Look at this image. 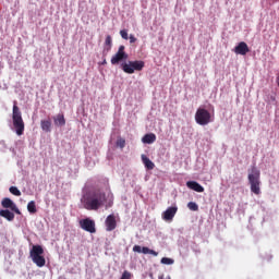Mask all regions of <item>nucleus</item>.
I'll return each mask as SVG.
<instances>
[{
  "instance_id": "1",
  "label": "nucleus",
  "mask_w": 279,
  "mask_h": 279,
  "mask_svg": "<svg viewBox=\"0 0 279 279\" xmlns=\"http://www.w3.org/2000/svg\"><path fill=\"white\" fill-rule=\"evenodd\" d=\"M104 199H106V192L95 190L82 198V204L86 210H99L104 206Z\"/></svg>"
},
{
  "instance_id": "2",
  "label": "nucleus",
  "mask_w": 279,
  "mask_h": 279,
  "mask_svg": "<svg viewBox=\"0 0 279 279\" xmlns=\"http://www.w3.org/2000/svg\"><path fill=\"white\" fill-rule=\"evenodd\" d=\"M12 120L17 136H23V132H25V122L23 121V116L21 113V109L16 105V101L13 105Z\"/></svg>"
},
{
  "instance_id": "3",
  "label": "nucleus",
  "mask_w": 279,
  "mask_h": 279,
  "mask_svg": "<svg viewBox=\"0 0 279 279\" xmlns=\"http://www.w3.org/2000/svg\"><path fill=\"white\" fill-rule=\"evenodd\" d=\"M248 184L254 195H260V170H257L256 167H253L248 173Z\"/></svg>"
},
{
  "instance_id": "4",
  "label": "nucleus",
  "mask_w": 279,
  "mask_h": 279,
  "mask_svg": "<svg viewBox=\"0 0 279 279\" xmlns=\"http://www.w3.org/2000/svg\"><path fill=\"white\" fill-rule=\"evenodd\" d=\"M43 254H45V250L43 248V246L33 245V247L31 250V258H32L33 263H35V265H37V267H45V264L47 263V260L45 259V256H43Z\"/></svg>"
},
{
  "instance_id": "5",
  "label": "nucleus",
  "mask_w": 279,
  "mask_h": 279,
  "mask_svg": "<svg viewBox=\"0 0 279 279\" xmlns=\"http://www.w3.org/2000/svg\"><path fill=\"white\" fill-rule=\"evenodd\" d=\"M195 121L198 125H208V123H213V116L207 109L199 107L195 113Z\"/></svg>"
},
{
  "instance_id": "6",
  "label": "nucleus",
  "mask_w": 279,
  "mask_h": 279,
  "mask_svg": "<svg viewBox=\"0 0 279 279\" xmlns=\"http://www.w3.org/2000/svg\"><path fill=\"white\" fill-rule=\"evenodd\" d=\"M121 68L124 73L132 75L134 71H141L142 69H145V61H129L128 63H122Z\"/></svg>"
},
{
  "instance_id": "7",
  "label": "nucleus",
  "mask_w": 279,
  "mask_h": 279,
  "mask_svg": "<svg viewBox=\"0 0 279 279\" xmlns=\"http://www.w3.org/2000/svg\"><path fill=\"white\" fill-rule=\"evenodd\" d=\"M78 225L82 230H84L85 232H89V234H95V232H97L95 220L90 218L81 219L78 221Z\"/></svg>"
},
{
  "instance_id": "8",
  "label": "nucleus",
  "mask_w": 279,
  "mask_h": 279,
  "mask_svg": "<svg viewBox=\"0 0 279 279\" xmlns=\"http://www.w3.org/2000/svg\"><path fill=\"white\" fill-rule=\"evenodd\" d=\"M126 59L125 46H120L117 53L111 58V64H119V62H123Z\"/></svg>"
},
{
  "instance_id": "9",
  "label": "nucleus",
  "mask_w": 279,
  "mask_h": 279,
  "mask_svg": "<svg viewBox=\"0 0 279 279\" xmlns=\"http://www.w3.org/2000/svg\"><path fill=\"white\" fill-rule=\"evenodd\" d=\"M2 208H10L15 215H21V209L14 204V202L8 197H4L1 202Z\"/></svg>"
},
{
  "instance_id": "10",
  "label": "nucleus",
  "mask_w": 279,
  "mask_h": 279,
  "mask_svg": "<svg viewBox=\"0 0 279 279\" xmlns=\"http://www.w3.org/2000/svg\"><path fill=\"white\" fill-rule=\"evenodd\" d=\"M234 53L236 56H247L250 53V46L245 41H241L234 47Z\"/></svg>"
},
{
  "instance_id": "11",
  "label": "nucleus",
  "mask_w": 279,
  "mask_h": 279,
  "mask_svg": "<svg viewBox=\"0 0 279 279\" xmlns=\"http://www.w3.org/2000/svg\"><path fill=\"white\" fill-rule=\"evenodd\" d=\"M105 226L107 232H112V230L117 229V217L114 215H109L105 220Z\"/></svg>"
},
{
  "instance_id": "12",
  "label": "nucleus",
  "mask_w": 279,
  "mask_h": 279,
  "mask_svg": "<svg viewBox=\"0 0 279 279\" xmlns=\"http://www.w3.org/2000/svg\"><path fill=\"white\" fill-rule=\"evenodd\" d=\"M178 213V207H168L166 211L162 213V219L165 221H173V217H175V214Z\"/></svg>"
},
{
  "instance_id": "13",
  "label": "nucleus",
  "mask_w": 279,
  "mask_h": 279,
  "mask_svg": "<svg viewBox=\"0 0 279 279\" xmlns=\"http://www.w3.org/2000/svg\"><path fill=\"white\" fill-rule=\"evenodd\" d=\"M133 252H137V254H151V256H158V252L150 250L147 246L141 247V245H134Z\"/></svg>"
},
{
  "instance_id": "14",
  "label": "nucleus",
  "mask_w": 279,
  "mask_h": 279,
  "mask_svg": "<svg viewBox=\"0 0 279 279\" xmlns=\"http://www.w3.org/2000/svg\"><path fill=\"white\" fill-rule=\"evenodd\" d=\"M186 186H187V189H191L192 191H195L196 193H204V186H202V184L197 183V181H187Z\"/></svg>"
},
{
  "instance_id": "15",
  "label": "nucleus",
  "mask_w": 279,
  "mask_h": 279,
  "mask_svg": "<svg viewBox=\"0 0 279 279\" xmlns=\"http://www.w3.org/2000/svg\"><path fill=\"white\" fill-rule=\"evenodd\" d=\"M141 158L143 165L145 166L146 169H148V171L154 170L156 165L154 163V161L149 160V157H147L146 155H142Z\"/></svg>"
},
{
  "instance_id": "16",
  "label": "nucleus",
  "mask_w": 279,
  "mask_h": 279,
  "mask_svg": "<svg viewBox=\"0 0 279 279\" xmlns=\"http://www.w3.org/2000/svg\"><path fill=\"white\" fill-rule=\"evenodd\" d=\"M0 217H3L7 221H14V213L9 209H0Z\"/></svg>"
},
{
  "instance_id": "17",
  "label": "nucleus",
  "mask_w": 279,
  "mask_h": 279,
  "mask_svg": "<svg viewBox=\"0 0 279 279\" xmlns=\"http://www.w3.org/2000/svg\"><path fill=\"white\" fill-rule=\"evenodd\" d=\"M142 143H145L146 145H151V143H156V134L148 133L143 136Z\"/></svg>"
},
{
  "instance_id": "18",
  "label": "nucleus",
  "mask_w": 279,
  "mask_h": 279,
  "mask_svg": "<svg viewBox=\"0 0 279 279\" xmlns=\"http://www.w3.org/2000/svg\"><path fill=\"white\" fill-rule=\"evenodd\" d=\"M54 120V125H60L61 128L66 125V120L64 119V114L59 113L57 114L56 118H53Z\"/></svg>"
},
{
  "instance_id": "19",
  "label": "nucleus",
  "mask_w": 279,
  "mask_h": 279,
  "mask_svg": "<svg viewBox=\"0 0 279 279\" xmlns=\"http://www.w3.org/2000/svg\"><path fill=\"white\" fill-rule=\"evenodd\" d=\"M40 125L44 132H51V120H41Z\"/></svg>"
},
{
  "instance_id": "20",
  "label": "nucleus",
  "mask_w": 279,
  "mask_h": 279,
  "mask_svg": "<svg viewBox=\"0 0 279 279\" xmlns=\"http://www.w3.org/2000/svg\"><path fill=\"white\" fill-rule=\"evenodd\" d=\"M27 210H28V213H31V215H36V213H38V209H36V202L31 201L27 204Z\"/></svg>"
},
{
  "instance_id": "21",
  "label": "nucleus",
  "mask_w": 279,
  "mask_h": 279,
  "mask_svg": "<svg viewBox=\"0 0 279 279\" xmlns=\"http://www.w3.org/2000/svg\"><path fill=\"white\" fill-rule=\"evenodd\" d=\"M9 191L12 195H15V197H21V190L19 187L11 186Z\"/></svg>"
},
{
  "instance_id": "22",
  "label": "nucleus",
  "mask_w": 279,
  "mask_h": 279,
  "mask_svg": "<svg viewBox=\"0 0 279 279\" xmlns=\"http://www.w3.org/2000/svg\"><path fill=\"white\" fill-rule=\"evenodd\" d=\"M173 263H175V260H173V258H169V257L161 258V265H173Z\"/></svg>"
},
{
  "instance_id": "23",
  "label": "nucleus",
  "mask_w": 279,
  "mask_h": 279,
  "mask_svg": "<svg viewBox=\"0 0 279 279\" xmlns=\"http://www.w3.org/2000/svg\"><path fill=\"white\" fill-rule=\"evenodd\" d=\"M105 45L109 47L107 51H110V48L112 47V37L110 35L106 37Z\"/></svg>"
},
{
  "instance_id": "24",
  "label": "nucleus",
  "mask_w": 279,
  "mask_h": 279,
  "mask_svg": "<svg viewBox=\"0 0 279 279\" xmlns=\"http://www.w3.org/2000/svg\"><path fill=\"white\" fill-rule=\"evenodd\" d=\"M117 147H120V149H123V147H125V138L119 137L117 140Z\"/></svg>"
},
{
  "instance_id": "25",
  "label": "nucleus",
  "mask_w": 279,
  "mask_h": 279,
  "mask_svg": "<svg viewBox=\"0 0 279 279\" xmlns=\"http://www.w3.org/2000/svg\"><path fill=\"white\" fill-rule=\"evenodd\" d=\"M187 208H189L190 210H194V211L199 210V206H197L196 203H194V202H190V203L187 204Z\"/></svg>"
},
{
  "instance_id": "26",
  "label": "nucleus",
  "mask_w": 279,
  "mask_h": 279,
  "mask_svg": "<svg viewBox=\"0 0 279 279\" xmlns=\"http://www.w3.org/2000/svg\"><path fill=\"white\" fill-rule=\"evenodd\" d=\"M120 279H132V272L124 270Z\"/></svg>"
},
{
  "instance_id": "27",
  "label": "nucleus",
  "mask_w": 279,
  "mask_h": 279,
  "mask_svg": "<svg viewBox=\"0 0 279 279\" xmlns=\"http://www.w3.org/2000/svg\"><path fill=\"white\" fill-rule=\"evenodd\" d=\"M120 36L123 38V40H129V36H128V31L126 29H122L120 31Z\"/></svg>"
},
{
  "instance_id": "28",
  "label": "nucleus",
  "mask_w": 279,
  "mask_h": 279,
  "mask_svg": "<svg viewBox=\"0 0 279 279\" xmlns=\"http://www.w3.org/2000/svg\"><path fill=\"white\" fill-rule=\"evenodd\" d=\"M129 40L131 44H134L136 43V37H134V35H130Z\"/></svg>"
},
{
  "instance_id": "29",
  "label": "nucleus",
  "mask_w": 279,
  "mask_h": 279,
  "mask_svg": "<svg viewBox=\"0 0 279 279\" xmlns=\"http://www.w3.org/2000/svg\"><path fill=\"white\" fill-rule=\"evenodd\" d=\"M158 279H165V275H160Z\"/></svg>"
},
{
  "instance_id": "30",
  "label": "nucleus",
  "mask_w": 279,
  "mask_h": 279,
  "mask_svg": "<svg viewBox=\"0 0 279 279\" xmlns=\"http://www.w3.org/2000/svg\"><path fill=\"white\" fill-rule=\"evenodd\" d=\"M102 64H106V60H105V61H102Z\"/></svg>"
}]
</instances>
